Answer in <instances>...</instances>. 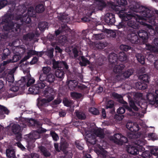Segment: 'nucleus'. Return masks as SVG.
<instances>
[{"mask_svg": "<svg viewBox=\"0 0 158 158\" xmlns=\"http://www.w3.org/2000/svg\"><path fill=\"white\" fill-rule=\"evenodd\" d=\"M131 7L130 9L121 8L120 6L112 5L111 8L117 12L118 16L122 19V22L117 26L118 29L125 27L126 24L134 29L137 28L139 24L146 26L148 29L152 30L153 33L155 32L154 27L146 23L148 21L151 17V11L148 8L142 6L139 8Z\"/></svg>", "mask_w": 158, "mask_h": 158, "instance_id": "nucleus-1", "label": "nucleus"}, {"mask_svg": "<svg viewBox=\"0 0 158 158\" xmlns=\"http://www.w3.org/2000/svg\"><path fill=\"white\" fill-rule=\"evenodd\" d=\"M85 138L88 145L94 144L96 142V137L101 138L104 137V135L102 130L94 127L91 128L85 131Z\"/></svg>", "mask_w": 158, "mask_h": 158, "instance_id": "nucleus-2", "label": "nucleus"}, {"mask_svg": "<svg viewBox=\"0 0 158 158\" xmlns=\"http://www.w3.org/2000/svg\"><path fill=\"white\" fill-rule=\"evenodd\" d=\"M2 31L0 33V41L6 39L10 32V14L8 13L2 17V22L0 23Z\"/></svg>", "mask_w": 158, "mask_h": 158, "instance_id": "nucleus-3", "label": "nucleus"}, {"mask_svg": "<svg viewBox=\"0 0 158 158\" xmlns=\"http://www.w3.org/2000/svg\"><path fill=\"white\" fill-rule=\"evenodd\" d=\"M135 96L138 98H143L149 104L153 105L156 103H158V90L155 91L150 89L147 93L145 97L143 98V94L140 93H137L135 94Z\"/></svg>", "mask_w": 158, "mask_h": 158, "instance_id": "nucleus-4", "label": "nucleus"}, {"mask_svg": "<svg viewBox=\"0 0 158 158\" xmlns=\"http://www.w3.org/2000/svg\"><path fill=\"white\" fill-rule=\"evenodd\" d=\"M146 143L145 140L139 139L135 142V143L131 145H128L127 147V152L132 155H136L139 154V152L144 151L145 148L142 147Z\"/></svg>", "mask_w": 158, "mask_h": 158, "instance_id": "nucleus-5", "label": "nucleus"}, {"mask_svg": "<svg viewBox=\"0 0 158 158\" xmlns=\"http://www.w3.org/2000/svg\"><path fill=\"white\" fill-rule=\"evenodd\" d=\"M44 93L45 97L48 98H43L40 100L38 101V105L43 106H48V103L52 101L54 99V92L53 89L50 87H48L44 91Z\"/></svg>", "mask_w": 158, "mask_h": 158, "instance_id": "nucleus-6", "label": "nucleus"}, {"mask_svg": "<svg viewBox=\"0 0 158 158\" xmlns=\"http://www.w3.org/2000/svg\"><path fill=\"white\" fill-rule=\"evenodd\" d=\"M35 81L34 79L29 74L25 77H22L18 81V83L20 85L21 87H23L25 86L26 84L27 86H29L33 84Z\"/></svg>", "mask_w": 158, "mask_h": 158, "instance_id": "nucleus-7", "label": "nucleus"}, {"mask_svg": "<svg viewBox=\"0 0 158 158\" xmlns=\"http://www.w3.org/2000/svg\"><path fill=\"white\" fill-rule=\"evenodd\" d=\"M17 66H15L10 70V91L13 92L15 93L19 89L18 84L20 85L16 81H14V78L13 74L15 73ZM21 87V86L20 85Z\"/></svg>", "mask_w": 158, "mask_h": 158, "instance_id": "nucleus-8", "label": "nucleus"}, {"mask_svg": "<svg viewBox=\"0 0 158 158\" xmlns=\"http://www.w3.org/2000/svg\"><path fill=\"white\" fill-rule=\"evenodd\" d=\"M35 13L33 8L32 7H30L29 8L28 10V16L27 15H25L24 14V15H19V17L16 18L17 20H20L21 22H24L26 23H29L31 22L30 18L28 17L33 16L34 13Z\"/></svg>", "mask_w": 158, "mask_h": 158, "instance_id": "nucleus-9", "label": "nucleus"}, {"mask_svg": "<svg viewBox=\"0 0 158 158\" xmlns=\"http://www.w3.org/2000/svg\"><path fill=\"white\" fill-rule=\"evenodd\" d=\"M106 6V3L103 1H96L94 4L90 6L92 9L91 13L88 15L90 16L95 9L102 10Z\"/></svg>", "mask_w": 158, "mask_h": 158, "instance_id": "nucleus-10", "label": "nucleus"}, {"mask_svg": "<svg viewBox=\"0 0 158 158\" xmlns=\"http://www.w3.org/2000/svg\"><path fill=\"white\" fill-rule=\"evenodd\" d=\"M105 21L109 25L114 24L115 22L114 15L111 13H107L105 15Z\"/></svg>", "mask_w": 158, "mask_h": 158, "instance_id": "nucleus-11", "label": "nucleus"}, {"mask_svg": "<svg viewBox=\"0 0 158 158\" xmlns=\"http://www.w3.org/2000/svg\"><path fill=\"white\" fill-rule=\"evenodd\" d=\"M154 44L155 46L152 47L151 45L146 44V49L152 52L158 53V38L154 39Z\"/></svg>", "mask_w": 158, "mask_h": 158, "instance_id": "nucleus-12", "label": "nucleus"}, {"mask_svg": "<svg viewBox=\"0 0 158 158\" xmlns=\"http://www.w3.org/2000/svg\"><path fill=\"white\" fill-rule=\"evenodd\" d=\"M21 130L20 126L18 124H15L12 126V131L14 134H17L16 136V139L18 140H20L22 137L21 135L19 133Z\"/></svg>", "mask_w": 158, "mask_h": 158, "instance_id": "nucleus-13", "label": "nucleus"}, {"mask_svg": "<svg viewBox=\"0 0 158 158\" xmlns=\"http://www.w3.org/2000/svg\"><path fill=\"white\" fill-rule=\"evenodd\" d=\"M126 127L127 128L132 132H136L139 130L138 125L135 123L129 122L127 123Z\"/></svg>", "mask_w": 158, "mask_h": 158, "instance_id": "nucleus-14", "label": "nucleus"}, {"mask_svg": "<svg viewBox=\"0 0 158 158\" xmlns=\"http://www.w3.org/2000/svg\"><path fill=\"white\" fill-rule=\"evenodd\" d=\"M127 39L132 44H136L139 42L138 36L134 32L129 34L127 35Z\"/></svg>", "mask_w": 158, "mask_h": 158, "instance_id": "nucleus-15", "label": "nucleus"}, {"mask_svg": "<svg viewBox=\"0 0 158 158\" xmlns=\"http://www.w3.org/2000/svg\"><path fill=\"white\" fill-rule=\"evenodd\" d=\"M9 113V110L3 106L0 105V119H4L5 117V114L8 115Z\"/></svg>", "mask_w": 158, "mask_h": 158, "instance_id": "nucleus-16", "label": "nucleus"}, {"mask_svg": "<svg viewBox=\"0 0 158 158\" xmlns=\"http://www.w3.org/2000/svg\"><path fill=\"white\" fill-rule=\"evenodd\" d=\"M53 68L55 69L59 67L61 68L63 66H64L66 69L68 68V65L64 61H55L53 60Z\"/></svg>", "mask_w": 158, "mask_h": 158, "instance_id": "nucleus-17", "label": "nucleus"}, {"mask_svg": "<svg viewBox=\"0 0 158 158\" xmlns=\"http://www.w3.org/2000/svg\"><path fill=\"white\" fill-rule=\"evenodd\" d=\"M121 136L122 135L120 134H116L113 136L110 137V139L113 141L114 143L119 144L120 143V140Z\"/></svg>", "mask_w": 158, "mask_h": 158, "instance_id": "nucleus-18", "label": "nucleus"}, {"mask_svg": "<svg viewBox=\"0 0 158 158\" xmlns=\"http://www.w3.org/2000/svg\"><path fill=\"white\" fill-rule=\"evenodd\" d=\"M28 91L30 93L32 94H36L39 93L40 91L39 88H38L35 84L30 87Z\"/></svg>", "mask_w": 158, "mask_h": 158, "instance_id": "nucleus-19", "label": "nucleus"}, {"mask_svg": "<svg viewBox=\"0 0 158 158\" xmlns=\"http://www.w3.org/2000/svg\"><path fill=\"white\" fill-rule=\"evenodd\" d=\"M109 61L113 65H115V63L117 61V57L116 54L114 53L110 54L108 57Z\"/></svg>", "mask_w": 158, "mask_h": 158, "instance_id": "nucleus-20", "label": "nucleus"}, {"mask_svg": "<svg viewBox=\"0 0 158 158\" xmlns=\"http://www.w3.org/2000/svg\"><path fill=\"white\" fill-rule=\"evenodd\" d=\"M124 68V66L123 64L115 65L113 69V71L115 73H118L120 74Z\"/></svg>", "mask_w": 158, "mask_h": 158, "instance_id": "nucleus-21", "label": "nucleus"}, {"mask_svg": "<svg viewBox=\"0 0 158 158\" xmlns=\"http://www.w3.org/2000/svg\"><path fill=\"white\" fill-rule=\"evenodd\" d=\"M63 102L64 106L68 107H70L73 108L74 106L73 105V103L71 100L67 98H64L63 101Z\"/></svg>", "mask_w": 158, "mask_h": 158, "instance_id": "nucleus-22", "label": "nucleus"}, {"mask_svg": "<svg viewBox=\"0 0 158 158\" xmlns=\"http://www.w3.org/2000/svg\"><path fill=\"white\" fill-rule=\"evenodd\" d=\"M139 79H140L141 82L144 84H147L149 82V76L147 74H144L140 76Z\"/></svg>", "mask_w": 158, "mask_h": 158, "instance_id": "nucleus-23", "label": "nucleus"}, {"mask_svg": "<svg viewBox=\"0 0 158 158\" xmlns=\"http://www.w3.org/2000/svg\"><path fill=\"white\" fill-rule=\"evenodd\" d=\"M79 60L80 61L79 64L82 66H85L87 64H89L88 60L83 56L80 57Z\"/></svg>", "mask_w": 158, "mask_h": 158, "instance_id": "nucleus-24", "label": "nucleus"}, {"mask_svg": "<svg viewBox=\"0 0 158 158\" xmlns=\"http://www.w3.org/2000/svg\"><path fill=\"white\" fill-rule=\"evenodd\" d=\"M139 37L142 38L143 40H146L148 38V34L147 33L144 31L141 30L139 31L138 33Z\"/></svg>", "mask_w": 158, "mask_h": 158, "instance_id": "nucleus-25", "label": "nucleus"}, {"mask_svg": "<svg viewBox=\"0 0 158 158\" xmlns=\"http://www.w3.org/2000/svg\"><path fill=\"white\" fill-rule=\"evenodd\" d=\"M135 86L136 88L140 89H144L147 87V85L144 84L141 81L138 82L135 84Z\"/></svg>", "mask_w": 158, "mask_h": 158, "instance_id": "nucleus-26", "label": "nucleus"}, {"mask_svg": "<svg viewBox=\"0 0 158 158\" xmlns=\"http://www.w3.org/2000/svg\"><path fill=\"white\" fill-rule=\"evenodd\" d=\"M35 85L40 91L45 87L46 85L45 82L39 80L37 81Z\"/></svg>", "mask_w": 158, "mask_h": 158, "instance_id": "nucleus-27", "label": "nucleus"}, {"mask_svg": "<svg viewBox=\"0 0 158 158\" xmlns=\"http://www.w3.org/2000/svg\"><path fill=\"white\" fill-rule=\"evenodd\" d=\"M55 75L56 77L62 79L64 78V73L62 70L57 69L55 72Z\"/></svg>", "mask_w": 158, "mask_h": 158, "instance_id": "nucleus-28", "label": "nucleus"}, {"mask_svg": "<svg viewBox=\"0 0 158 158\" xmlns=\"http://www.w3.org/2000/svg\"><path fill=\"white\" fill-rule=\"evenodd\" d=\"M28 56H27V58L26 59L29 58L30 56L32 55H37L39 56H40L42 55V53L41 52H38L33 50H29L27 52Z\"/></svg>", "mask_w": 158, "mask_h": 158, "instance_id": "nucleus-29", "label": "nucleus"}, {"mask_svg": "<svg viewBox=\"0 0 158 158\" xmlns=\"http://www.w3.org/2000/svg\"><path fill=\"white\" fill-rule=\"evenodd\" d=\"M69 88L71 89H73L77 85V83L75 80L70 81L68 84Z\"/></svg>", "mask_w": 158, "mask_h": 158, "instance_id": "nucleus-30", "label": "nucleus"}, {"mask_svg": "<svg viewBox=\"0 0 158 158\" xmlns=\"http://www.w3.org/2000/svg\"><path fill=\"white\" fill-rule=\"evenodd\" d=\"M30 137H32V142H35V139H38L40 137V134L39 132L35 131L33 133H31L30 134Z\"/></svg>", "mask_w": 158, "mask_h": 158, "instance_id": "nucleus-31", "label": "nucleus"}, {"mask_svg": "<svg viewBox=\"0 0 158 158\" xmlns=\"http://www.w3.org/2000/svg\"><path fill=\"white\" fill-rule=\"evenodd\" d=\"M136 57L138 61L142 64L145 63V58L144 56L140 54H137L136 55Z\"/></svg>", "mask_w": 158, "mask_h": 158, "instance_id": "nucleus-32", "label": "nucleus"}, {"mask_svg": "<svg viewBox=\"0 0 158 158\" xmlns=\"http://www.w3.org/2000/svg\"><path fill=\"white\" fill-rule=\"evenodd\" d=\"M48 24V23L47 22L41 23L39 24V28L41 31H43L47 27Z\"/></svg>", "mask_w": 158, "mask_h": 158, "instance_id": "nucleus-33", "label": "nucleus"}, {"mask_svg": "<svg viewBox=\"0 0 158 158\" xmlns=\"http://www.w3.org/2000/svg\"><path fill=\"white\" fill-rule=\"evenodd\" d=\"M118 59L120 61H124L127 59V57L125 53L123 52H120L118 56Z\"/></svg>", "mask_w": 158, "mask_h": 158, "instance_id": "nucleus-34", "label": "nucleus"}, {"mask_svg": "<svg viewBox=\"0 0 158 158\" xmlns=\"http://www.w3.org/2000/svg\"><path fill=\"white\" fill-rule=\"evenodd\" d=\"M133 71L132 69H128L123 73V76L126 78H128L132 74Z\"/></svg>", "mask_w": 158, "mask_h": 158, "instance_id": "nucleus-35", "label": "nucleus"}, {"mask_svg": "<svg viewBox=\"0 0 158 158\" xmlns=\"http://www.w3.org/2000/svg\"><path fill=\"white\" fill-rule=\"evenodd\" d=\"M40 149L44 155L46 156H48L50 155V153L48 152L45 148L43 147H40L39 148Z\"/></svg>", "mask_w": 158, "mask_h": 158, "instance_id": "nucleus-36", "label": "nucleus"}, {"mask_svg": "<svg viewBox=\"0 0 158 158\" xmlns=\"http://www.w3.org/2000/svg\"><path fill=\"white\" fill-rule=\"evenodd\" d=\"M151 154L152 155V157L153 158H156V157L153 158V156H154L156 157H158V148L157 147L154 148L151 150Z\"/></svg>", "mask_w": 158, "mask_h": 158, "instance_id": "nucleus-37", "label": "nucleus"}, {"mask_svg": "<svg viewBox=\"0 0 158 158\" xmlns=\"http://www.w3.org/2000/svg\"><path fill=\"white\" fill-rule=\"evenodd\" d=\"M44 10L43 4H39L37 5L35 8V10L37 12L41 13L43 12Z\"/></svg>", "mask_w": 158, "mask_h": 158, "instance_id": "nucleus-38", "label": "nucleus"}, {"mask_svg": "<svg viewBox=\"0 0 158 158\" xmlns=\"http://www.w3.org/2000/svg\"><path fill=\"white\" fill-rule=\"evenodd\" d=\"M76 115L77 118L81 119H84L85 118V115L83 113L81 112H78V111L76 112Z\"/></svg>", "mask_w": 158, "mask_h": 158, "instance_id": "nucleus-39", "label": "nucleus"}, {"mask_svg": "<svg viewBox=\"0 0 158 158\" xmlns=\"http://www.w3.org/2000/svg\"><path fill=\"white\" fill-rule=\"evenodd\" d=\"M10 55V51L8 48L4 49L3 51V55L2 56L3 60L5 59L8 55Z\"/></svg>", "mask_w": 158, "mask_h": 158, "instance_id": "nucleus-40", "label": "nucleus"}, {"mask_svg": "<svg viewBox=\"0 0 158 158\" xmlns=\"http://www.w3.org/2000/svg\"><path fill=\"white\" fill-rule=\"evenodd\" d=\"M34 36V35L33 33H29L24 36L23 39L25 40L29 41L33 38Z\"/></svg>", "mask_w": 158, "mask_h": 158, "instance_id": "nucleus-41", "label": "nucleus"}, {"mask_svg": "<svg viewBox=\"0 0 158 158\" xmlns=\"http://www.w3.org/2000/svg\"><path fill=\"white\" fill-rule=\"evenodd\" d=\"M55 80L54 75L52 74H49L47 76V81L49 82H53Z\"/></svg>", "mask_w": 158, "mask_h": 158, "instance_id": "nucleus-42", "label": "nucleus"}, {"mask_svg": "<svg viewBox=\"0 0 158 158\" xmlns=\"http://www.w3.org/2000/svg\"><path fill=\"white\" fill-rule=\"evenodd\" d=\"M93 38L96 40H101L104 38V35L103 33L95 34Z\"/></svg>", "mask_w": 158, "mask_h": 158, "instance_id": "nucleus-43", "label": "nucleus"}, {"mask_svg": "<svg viewBox=\"0 0 158 158\" xmlns=\"http://www.w3.org/2000/svg\"><path fill=\"white\" fill-rule=\"evenodd\" d=\"M9 2L7 0H0V10L4 7Z\"/></svg>", "mask_w": 158, "mask_h": 158, "instance_id": "nucleus-44", "label": "nucleus"}, {"mask_svg": "<svg viewBox=\"0 0 158 158\" xmlns=\"http://www.w3.org/2000/svg\"><path fill=\"white\" fill-rule=\"evenodd\" d=\"M71 96L73 98H79L82 97V95L80 93L73 92L71 93Z\"/></svg>", "mask_w": 158, "mask_h": 158, "instance_id": "nucleus-45", "label": "nucleus"}, {"mask_svg": "<svg viewBox=\"0 0 158 158\" xmlns=\"http://www.w3.org/2000/svg\"><path fill=\"white\" fill-rule=\"evenodd\" d=\"M150 156V153L148 151H145L143 152L141 154V156L143 158H149Z\"/></svg>", "mask_w": 158, "mask_h": 158, "instance_id": "nucleus-46", "label": "nucleus"}, {"mask_svg": "<svg viewBox=\"0 0 158 158\" xmlns=\"http://www.w3.org/2000/svg\"><path fill=\"white\" fill-rule=\"evenodd\" d=\"M89 111L92 114L95 115L98 114L99 113L98 110L94 108H90L89 109Z\"/></svg>", "mask_w": 158, "mask_h": 158, "instance_id": "nucleus-47", "label": "nucleus"}, {"mask_svg": "<svg viewBox=\"0 0 158 158\" xmlns=\"http://www.w3.org/2000/svg\"><path fill=\"white\" fill-rule=\"evenodd\" d=\"M51 70V68L48 66L44 67L42 69L43 73L46 74L48 73Z\"/></svg>", "mask_w": 158, "mask_h": 158, "instance_id": "nucleus-48", "label": "nucleus"}, {"mask_svg": "<svg viewBox=\"0 0 158 158\" xmlns=\"http://www.w3.org/2000/svg\"><path fill=\"white\" fill-rule=\"evenodd\" d=\"M120 48L121 50L127 51L130 49L131 47L127 45H121L120 47Z\"/></svg>", "mask_w": 158, "mask_h": 158, "instance_id": "nucleus-49", "label": "nucleus"}, {"mask_svg": "<svg viewBox=\"0 0 158 158\" xmlns=\"http://www.w3.org/2000/svg\"><path fill=\"white\" fill-rule=\"evenodd\" d=\"M47 76L46 74L43 73L40 75L39 77V80L41 81L45 82L46 80H47Z\"/></svg>", "mask_w": 158, "mask_h": 158, "instance_id": "nucleus-50", "label": "nucleus"}, {"mask_svg": "<svg viewBox=\"0 0 158 158\" xmlns=\"http://www.w3.org/2000/svg\"><path fill=\"white\" fill-rule=\"evenodd\" d=\"M117 2L118 4L121 6H125L127 4L126 0H117Z\"/></svg>", "mask_w": 158, "mask_h": 158, "instance_id": "nucleus-51", "label": "nucleus"}, {"mask_svg": "<svg viewBox=\"0 0 158 158\" xmlns=\"http://www.w3.org/2000/svg\"><path fill=\"white\" fill-rule=\"evenodd\" d=\"M129 104L130 106L134 110L137 111L138 110V108L136 106L135 103L133 101H131Z\"/></svg>", "mask_w": 158, "mask_h": 158, "instance_id": "nucleus-52", "label": "nucleus"}, {"mask_svg": "<svg viewBox=\"0 0 158 158\" xmlns=\"http://www.w3.org/2000/svg\"><path fill=\"white\" fill-rule=\"evenodd\" d=\"M53 51L54 49L53 48H52L49 49H48L47 51V54L50 58H52L53 57Z\"/></svg>", "mask_w": 158, "mask_h": 158, "instance_id": "nucleus-53", "label": "nucleus"}, {"mask_svg": "<svg viewBox=\"0 0 158 158\" xmlns=\"http://www.w3.org/2000/svg\"><path fill=\"white\" fill-rule=\"evenodd\" d=\"M148 136L153 140H157L158 139L157 135L155 133H152L149 134Z\"/></svg>", "mask_w": 158, "mask_h": 158, "instance_id": "nucleus-54", "label": "nucleus"}, {"mask_svg": "<svg viewBox=\"0 0 158 158\" xmlns=\"http://www.w3.org/2000/svg\"><path fill=\"white\" fill-rule=\"evenodd\" d=\"M50 134L52 137L53 139L55 141L59 139V137L54 132H50Z\"/></svg>", "mask_w": 158, "mask_h": 158, "instance_id": "nucleus-55", "label": "nucleus"}, {"mask_svg": "<svg viewBox=\"0 0 158 158\" xmlns=\"http://www.w3.org/2000/svg\"><path fill=\"white\" fill-rule=\"evenodd\" d=\"M68 146V144L66 142H64L63 143H61L60 145L61 149L63 151H64L65 148H67Z\"/></svg>", "mask_w": 158, "mask_h": 158, "instance_id": "nucleus-56", "label": "nucleus"}, {"mask_svg": "<svg viewBox=\"0 0 158 158\" xmlns=\"http://www.w3.org/2000/svg\"><path fill=\"white\" fill-rule=\"evenodd\" d=\"M127 141V138L122 135L121 139L120 140V143L119 144H121L123 143H126Z\"/></svg>", "mask_w": 158, "mask_h": 158, "instance_id": "nucleus-57", "label": "nucleus"}, {"mask_svg": "<svg viewBox=\"0 0 158 158\" xmlns=\"http://www.w3.org/2000/svg\"><path fill=\"white\" fill-rule=\"evenodd\" d=\"M76 144L77 147L79 150H82L83 149V144H81L78 141L76 142Z\"/></svg>", "mask_w": 158, "mask_h": 158, "instance_id": "nucleus-58", "label": "nucleus"}, {"mask_svg": "<svg viewBox=\"0 0 158 158\" xmlns=\"http://www.w3.org/2000/svg\"><path fill=\"white\" fill-rule=\"evenodd\" d=\"M125 109L122 107H119L117 110V113L120 114H123L125 112Z\"/></svg>", "mask_w": 158, "mask_h": 158, "instance_id": "nucleus-59", "label": "nucleus"}, {"mask_svg": "<svg viewBox=\"0 0 158 158\" xmlns=\"http://www.w3.org/2000/svg\"><path fill=\"white\" fill-rule=\"evenodd\" d=\"M114 105V102L113 101L110 100L109 101L106 105V108L107 109L108 108H111Z\"/></svg>", "mask_w": 158, "mask_h": 158, "instance_id": "nucleus-60", "label": "nucleus"}, {"mask_svg": "<svg viewBox=\"0 0 158 158\" xmlns=\"http://www.w3.org/2000/svg\"><path fill=\"white\" fill-rule=\"evenodd\" d=\"M113 97L116 98H117L120 100H122L123 98V96L120 94H118L114 93L113 94Z\"/></svg>", "mask_w": 158, "mask_h": 158, "instance_id": "nucleus-61", "label": "nucleus"}, {"mask_svg": "<svg viewBox=\"0 0 158 158\" xmlns=\"http://www.w3.org/2000/svg\"><path fill=\"white\" fill-rule=\"evenodd\" d=\"M4 129L5 134L7 135H9L10 134V124L7 127H5Z\"/></svg>", "mask_w": 158, "mask_h": 158, "instance_id": "nucleus-62", "label": "nucleus"}, {"mask_svg": "<svg viewBox=\"0 0 158 158\" xmlns=\"http://www.w3.org/2000/svg\"><path fill=\"white\" fill-rule=\"evenodd\" d=\"M136 103L142 108L145 109L147 107V104L146 103H144L143 104L141 103V105L140 103H137L136 102Z\"/></svg>", "mask_w": 158, "mask_h": 158, "instance_id": "nucleus-63", "label": "nucleus"}, {"mask_svg": "<svg viewBox=\"0 0 158 158\" xmlns=\"http://www.w3.org/2000/svg\"><path fill=\"white\" fill-rule=\"evenodd\" d=\"M96 47L98 48H102L105 47L104 44L102 43H99L96 45Z\"/></svg>", "mask_w": 158, "mask_h": 158, "instance_id": "nucleus-64", "label": "nucleus"}]
</instances>
